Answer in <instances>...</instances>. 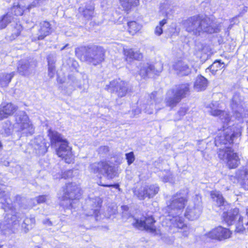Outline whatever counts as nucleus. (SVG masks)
Returning <instances> with one entry per match:
<instances>
[{
	"label": "nucleus",
	"instance_id": "obj_1",
	"mask_svg": "<svg viewBox=\"0 0 248 248\" xmlns=\"http://www.w3.org/2000/svg\"><path fill=\"white\" fill-rule=\"evenodd\" d=\"M183 25L186 31L195 36L204 32L213 33L220 31L218 25L207 17L202 18L198 16H193L184 20Z\"/></svg>",
	"mask_w": 248,
	"mask_h": 248
},
{
	"label": "nucleus",
	"instance_id": "obj_2",
	"mask_svg": "<svg viewBox=\"0 0 248 248\" xmlns=\"http://www.w3.org/2000/svg\"><path fill=\"white\" fill-rule=\"evenodd\" d=\"M187 202L186 198L181 194H176L171 199L167 210L168 211V219L170 220L174 227L179 229L187 228L184 219L179 215L181 214Z\"/></svg>",
	"mask_w": 248,
	"mask_h": 248
},
{
	"label": "nucleus",
	"instance_id": "obj_3",
	"mask_svg": "<svg viewBox=\"0 0 248 248\" xmlns=\"http://www.w3.org/2000/svg\"><path fill=\"white\" fill-rule=\"evenodd\" d=\"M48 135L52 146L56 148L57 144H60L59 148L56 149L57 155L59 157L64 158L65 162L69 163L72 160L71 148L68 146L67 140L63 139L60 133L51 129L48 130Z\"/></svg>",
	"mask_w": 248,
	"mask_h": 248
},
{
	"label": "nucleus",
	"instance_id": "obj_4",
	"mask_svg": "<svg viewBox=\"0 0 248 248\" xmlns=\"http://www.w3.org/2000/svg\"><path fill=\"white\" fill-rule=\"evenodd\" d=\"M104 49L98 46L88 47L83 54L84 60L94 65L100 64L105 59Z\"/></svg>",
	"mask_w": 248,
	"mask_h": 248
},
{
	"label": "nucleus",
	"instance_id": "obj_5",
	"mask_svg": "<svg viewBox=\"0 0 248 248\" xmlns=\"http://www.w3.org/2000/svg\"><path fill=\"white\" fill-rule=\"evenodd\" d=\"M218 157L224 161L228 167L230 169L237 168L240 164V159L236 153L231 147H225L220 148L218 152Z\"/></svg>",
	"mask_w": 248,
	"mask_h": 248
},
{
	"label": "nucleus",
	"instance_id": "obj_6",
	"mask_svg": "<svg viewBox=\"0 0 248 248\" xmlns=\"http://www.w3.org/2000/svg\"><path fill=\"white\" fill-rule=\"evenodd\" d=\"M233 116L239 121H243L246 117L248 109L244 107L243 97L239 93H235L230 103Z\"/></svg>",
	"mask_w": 248,
	"mask_h": 248
},
{
	"label": "nucleus",
	"instance_id": "obj_7",
	"mask_svg": "<svg viewBox=\"0 0 248 248\" xmlns=\"http://www.w3.org/2000/svg\"><path fill=\"white\" fill-rule=\"evenodd\" d=\"M102 203V200L99 197L89 198L86 200L83 206L84 214L86 216H94L96 220L99 218L98 214Z\"/></svg>",
	"mask_w": 248,
	"mask_h": 248
},
{
	"label": "nucleus",
	"instance_id": "obj_8",
	"mask_svg": "<svg viewBox=\"0 0 248 248\" xmlns=\"http://www.w3.org/2000/svg\"><path fill=\"white\" fill-rule=\"evenodd\" d=\"M89 170L93 173H100L105 175L108 179H112L115 176V171L113 166L109 165L107 162L100 161L91 164Z\"/></svg>",
	"mask_w": 248,
	"mask_h": 248
},
{
	"label": "nucleus",
	"instance_id": "obj_9",
	"mask_svg": "<svg viewBox=\"0 0 248 248\" xmlns=\"http://www.w3.org/2000/svg\"><path fill=\"white\" fill-rule=\"evenodd\" d=\"M162 98L157 96L156 92H153L144 100L138 101V105L141 108L142 111L148 114H152L157 104L160 103ZM156 109L158 108H156Z\"/></svg>",
	"mask_w": 248,
	"mask_h": 248
},
{
	"label": "nucleus",
	"instance_id": "obj_10",
	"mask_svg": "<svg viewBox=\"0 0 248 248\" xmlns=\"http://www.w3.org/2000/svg\"><path fill=\"white\" fill-rule=\"evenodd\" d=\"M159 68L157 69L155 67L148 63H141L139 64V74L143 78H150L153 75H158L163 69L161 64H159Z\"/></svg>",
	"mask_w": 248,
	"mask_h": 248
},
{
	"label": "nucleus",
	"instance_id": "obj_11",
	"mask_svg": "<svg viewBox=\"0 0 248 248\" xmlns=\"http://www.w3.org/2000/svg\"><path fill=\"white\" fill-rule=\"evenodd\" d=\"M81 196L80 189L76 184H68L66 186V190L63 196V200H68L69 206L73 207V200L78 199Z\"/></svg>",
	"mask_w": 248,
	"mask_h": 248
},
{
	"label": "nucleus",
	"instance_id": "obj_12",
	"mask_svg": "<svg viewBox=\"0 0 248 248\" xmlns=\"http://www.w3.org/2000/svg\"><path fill=\"white\" fill-rule=\"evenodd\" d=\"M134 220L132 223L133 226L138 229H144L153 232L155 231L154 226L155 220L152 216L143 217L140 219L134 218Z\"/></svg>",
	"mask_w": 248,
	"mask_h": 248
},
{
	"label": "nucleus",
	"instance_id": "obj_13",
	"mask_svg": "<svg viewBox=\"0 0 248 248\" xmlns=\"http://www.w3.org/2000/svg\"><path fill=\"white\" fill-rule=\"evenodd\" d=\"M36 66L33 60H21L17 64V72L22 76H28L34 72Z\"/></svg>",
	"mask_w": 248,
	"mask_h": 248
},
{
	"label": "nucleus",
	"instance_id": "obj_14",
	"mask_svg": "<svg viewBox=\"0 0 248 248\" xmlns=\"http://www.w3.org/2000/svg\"><path fill=\"white\" fill-rule=\"evenodd\" d=\"M128 84L122 80H113L111 81L108 86V89L115 93L119 97L124 96L128 90Z\"/></svg>",
	"mask_w": 248,
	"mask_h": 248
},
{
	"label": "nucleus",
	"instance_id": "obj_15",
	"mask_svg": "<svg viewBox=\"0 0 248 248\" xmlns=\"http://www.w3.org/2000/svg\"><path fill=\"white\" fill-rule=\"evenodd\" d=\"M208 112L212 116H218L222 122L228 124L230 121L229 114L226 111L218 109V104L217 102H213L207 107Z\"/></svg>",
	"mask_w": 248,
	"mask_h": 248
},
{
	"label": "nucleus",
	"instance_id": "obj_16",
	"mask_svg": "<svg viewBox=\"0 0 248 248\" xmlns=\"http://www.w3.org/2000/svg\"><path fill=\"white\" fill-rule=\"evenodd\" d=\"M231 234L229 229L218 226L208 233L207 236L212 239L221 241L230 238Z\"/></svg>",
	"mask_w": 248,
	"mask_h": 248
},
{
	"label": "nucleus",
	"instance_id": "obj_17",
	"mask_svg": "<svg viewBox=\"0 0 248 248\" xmlns=\"http://www.w3.org/2000/svg\"><path fill=\"white\" fill-rule=\"evenodd\" d=\"M39 26L37 33L33 35L32 40L34 41L43 40L52 31L51 25L47 21H44L40 22Z\"/></svg>",
	"mask_w": 248,
	"mask_h": 248
},
{
	"label": "nucleus",
	"instance_id": "obj_18",
	"mask_svg": "<svg viewBox=\"0 0 248 248\" xmlns=\"http://www.w3.org/2000/svg\"><path fill=\"white\" fill-rule=\"evenodd\" d=\"M224 134L223 136L218 137L216 138L215 142L217 145V142L219 141L220 143L223 144H229L233 142L234 138L237 137L239 135V132H234L232 131L231 128H228L224 130Z\"/></svg>",
	"mask_w": 248,
	"mask_h": 248
},
{
	"label": "nucleus",
	"instance_id": "obj_19",
	"mask_svg": "<svg viewBox=\"0 0 248 248\" xmlns=\"http://www.w3.org/2000/svg\"><path fill=\"white\" fill-rule=\"evenodd\" d=\"M173 69L179 76H187L191 72V69L186 62L183 61H178L173 64Z\"/></svg>",
	"mask_w": 248,
	"mask_h": 248
},
{
	"label": "nucleus",
	"instance_id": "obj_20",
	"mask_svg": "<svg viewBox=\"0 0 248 248\" xmlns=\"http://www.w3.org/2000/svg\"><path fill=\"white\" fill-rule=\"evenodd\" d=\"M64 87L66 88L67 93L69 94L71 93L76 88L81 89L82 86L81 84L79 83L75 76L72 75H70L68 77Z\"/></svg>",
	"mask_w": 248,
	"mask_h": 248
},
{
	"label": "nucleus",
	"instance_id": "obj_21",
	"mask_svg": "<svg viewBox=\"0 0 248 248\" xmlns=\"http://www.w3.org/2000/svg\"><path fill=\"white\" fill-rule=\"evenodd\" d=\"M202 211L201 205H197L193 206H188L185 213V216L189 220L197 219L200 216Z\"/></svg>",
	"mask_w": 248,
	"mask_h": 248
},
{
	"label": "nucleus",
	"instance_id": "obj_22",
	"mask_svg": "<svg viewBox=\"0 0 248 248\" xmlns=\"http://www.w3.org/2000/svg\"><path fill=\"white\" fill-rule=\"evenodd\" d=\"M179 96V95H176L174 93V89L169 91L165 100L166 106L170 107L171 108L175 107L181 100Z\"/></svg>",
	"mask_w": 248,
	"mask_h": 248
},
{
	"label": "nucleus",
	"instance_id": "obj_23",
	"mask_svg": "<svg viewBox=\"0 0 248 248\" xmlns=\"http://www.w3.org/2000/svg\"><path fill=\"white\" fill-rule=\"evenodd\" d=\"M240 216L238 209L235 208L226 213H224L223 217L224 220L228 225H231L235 220L238 219Z\"/></svg>",
	"mask_w": 248,
	"mask_h": 248
},
{
	"label": "nucleus",
	"instance_id": "obj_24",
	"mask_svg": "<svg viewBox=\"0 0 248 248\" xmlns=\"http://www.w3.org/2000/svg\"><path fill=\"white\" fill-rule=\"evenodd\" d=\"M94 7L92 2L79 8V12L87 19H90L93 16Z\"/></svg>",
	"mask_w": 248,
	"mask_h": 248
},
{
	"label": "nucleus",
	"instance_id": "obj_25",
	"mask_svg": "<svg viewBox=\"0 0 248 248\" xmlns=\"http://www.w3.org/2000/svg\"><path fill=\"white\" fill-rule=\"evenodd\" d=\"M124 55L125 60L127 62H130L132 60H140L143 58L141 53L139 50H135L132 48L124 49Z\"/></svg>",
	"mask_w": 248,
	"mask_h": 248
},
{
	"label": "nucleus",
	"instance_id": "obj_26",
	"mask_svg": "<svg viewBox=\"0 0 248 248\" xmlns=\"http://www.w3.org/2000/svg\"><path fill=\"white\" fill-rule=\"evenodd\" d=\"M16 18L10 13L0 16V30L5 29L7 25L13 21L15 22Z\"/></svg>",
	"mask_w": 248,
	"mask_h": 248
},
{
	"label": "nucleus",
	"instance_id": "obj_27",
	"mask_svg": "<svg viewBox=\"0 0 248 248\" xmlns=\"http://www.w3.org/2000/svg\"><path fill=\"white\" fill-rule=\"evenodd\" d=\"M13 224L12 219H9V217H5L4 220L0 222V230L3 234H6L12 229Z\"/></svg>",
	"mask_w": 248,
	"mask_h": 248
},
{
	"label": "nucleus",
	"instance_id": "obj_28",
	"mask_svg": "<svg viewBox=\"0 0 248 248\" xmlns=\"http://www.w3.org/2000/svg\"><path fill=\"white\" fill-rule=\"evenodd\" d=\"M208 81L204 77L200 76L197 78L194 87L198 91L204 90L207 86Z\"/></svg>",
	"mask_w": 248,
	"mask_h": 248
},
{
	"label": "nucleus",
	"instance_id": "obj_29",
	"mask_svg": "<svg viewBox=\"0 0 248 248\" xmlns=\"http://www.w3.org/2000/svg\"><path fill=\"white\" fill-rule=\"evenodd\" d=\"M19 130L22 134L27 136L28 134L31 135L34 132V129L32 124L31 123L29 119L28 121L24 122L23 124L19 126Z\"/></svg>",
	"mask_w": 248,
	"mask_h": 248
},
{
	"label": "nucleus",
	"instance_id": "obj_30",
	"mask_svg": "<svg viewBox=\"0 0 248 248\" xmlns=\"http://www.w3.org/2000/svg\"><path fill=\"white\" fill-rule=\"evenodd\" d=\"M189 92V84H183L179 85L177 87L176 89L174 90V93L177 95H179V97H180L181 100L183 98L186 97V95Z\"/></svg>",
	"mask_w": 248,
	"mask_h": 248
},
{
	"label": "nucleus",
	"instance_id": "obj_31",
	"mask_svg": "<svg viewBox=\"0 0 248 248\" xmlns=\"http://www.w3.org/2000/svg\"><path fill=\"white\" fill-rule=\"evenodd\" d=\"M15 76V72L11 73H0V84L2 87H7Z\"/></svg>",
	"mask_w": 248,
	"mask_h": 248
},
{
	"label": "nucleus",
	"instance_id": "obj_32",
	"mask_svg": "<svg viewBox=\"0 0 248 248\" xmlns=\"http://www.w3.org/2000/svg\"><path fill=\"white\" fill-rule=\"evenodd\" d=\"M224 66L225 64L223 62H221L220 60H216L206 69V71L209 70L213 75H215L218 70L222 69Z\"/></svg>",
	"mask_w": 248,
	"mask_h": 248
},
{
	"label": "nucleus",
	"instance_id": "obj_33",
	"mask_svg": "<svg viewBox=\"0 0 248 248\" xmlns=\"http://www.w3.org/2000/svg\"><path fill=\"white\" fill-rule=\"evenodd\" d=\"M210 195L213 201L216 202L217 206H221L224 205L226 202L219 192L217 191H212Z\"/></svg>",
	"mask_w": 248,
	"mask_h": 248
},
{
	"label": "nucleus",
	"instance_id": "obj_34",
	"mask_svg": "<svg viewBox=\"0 0 248 248\" xmlns=\"http://www.w3.org/2000/svg\"><path fill=\"white\" fill-rule=\"evenodd\" d=\"M121 6L125 11L130 10L132 6H136L139 4V0H120Z\"/></svg>",
	"mask_w": 248,
	"mask_h": 248
},
{
	"label": "nucleus",
	"instance_id": "obj_35",
	"mask_svg": "<svg viewBox=\"0 0 248 248\" xmlns=\"http://www.w3.org/2000/svg\"><path fill=\"white\" fill-rule=\"evenodd\" d=\"M129 33L133 35L135 34L141 29V25L137 23L136 21H131L127 23Z\"/></svg>",
	"mask_w": 248,
	"mask_h": 248
},
{
	"label": "nucleus",
	"instance_id": "obj_36",
	"mask_svg": "<svg viewBox=\"0 0 248 248\" xmlns=\"http://www.w3.org/2000/svg\"><path fill=\"white\" fill-rule=\"evenodd\" d=\"M29 117L25 112L19 111L16 116V121L18 127L24 122L28 121Z\"/></svg>",
	"mask_w": 248,
	"mask_h": 248
},
{
	"label": "nucleus",
	"instance_id": "obj_37",
	"mask_svg": "<svg viewBox=\"0 0 248 248\" xmlns=\"http://www.w3.org/2000/svg\"><path fill=\"white\" fill-rule=\"evenodd\" d=\"M0 106L8 117L12 115L16 110V107L11 103H7L5 105H1Z\"/></svg>",
	"mask_w": 248,
	"mask_h": 248
},
{
	"label": "nucleus",
	"instance_id": "obj_38",
	"mask_svg": "<svg viewBox=\"0 0 248 248\" xmlns=\"http://www.w3.org/2000/svg\"><path fill=\"white\" fill-rule=\"evenodd\" d=\"M147 190L145 186H142L138 190L134 191V193L139 199L142 200L148 197Z\"/></svg>",
	"mask_w": 248,
	"mask_h": 248
},
{
	"label": "nucleus",
	"instance_id": "obj_39",
	"mask_svg": "<svg viewBox=\"0 0 248 248\" xmlns=\"http://www.w3.org/2000/svg\"><path fill=\"white\" fill-rule=\"evenodd\" d=\"M146 189H147V193L148 198H151L156 194L159 189L158 186L156 185H151L150 186H145Z\"/></svg>",
	"mask_w": 248,
	"mask_h": 248
},
{
	"label": "nucleus",
	"instance_id": "obj_40",
	"mask_svg": "<svg viewBox=\"0 0 248 248\" xmlns=\"http://www.w3.org/2000/svg\"><path fill=\"white\" fill-rule=\"evenodd\" d=\"M49 200V197L48 195H41L36 197L32 200L33 202V205L35 206L37 204H41L47 202Z\"/></svg>",
	"mask_w": 248,
	"mask_h": 248
},
{
	"label": "nucleus",
	"instance_id": "obj_41",
	"mask_svg": "<svg viewBox=\"0 0 248 248\" xmlns=\"http://www.w3.org/2000/svg\"><path fill=\"white\" fill-rule=\"evenodd\" d=\"M24 12V8L21 7L20 5H14L11 9V11L9 12L13 16L14 15L16 16H19L22 15Z\"/></svg>",
	"mask_w": 248,
	"mask_h": 248
},
{
	"label": "nucleus",
	"instance_id": "obj_42",
	"mask_svg": "<svg viewBox=\"0 0 248 248\" xmlns=\"http://www.w3.org/2000/svg\"><path fill=\"white\" fill-rule=\"evenodd\" d=\"M35 222V220L34 217H26L24 220L23 227H25L29 230L32 228Z\"/></svg>",
	"mask_w": 248,
	"mask_h": 248
},
{
	"label": "nucleus",
	"instance_id": "obj_43",
	"mask_svg": "<svg viewBox=\"0 0 248 248\" xmlns=\"http://www.w3.org/2000/svg\"><path fill=\"white\" fill-rule=\"evenodd\" d=\"M116 207L114 205L109 206L104 216L107 218H109L112 215H115L116 213Z\"/></svg>",
	"mask_w": 248,
	"mask_h": 248
},
{
	"label": "nucleus",
	"instance_id": "obj_44",
	"mask_svg": "<svg viewBox=\"0 0 248 248\" xmlns=\"http://www.w3.org/2000/svg\"><path fill=\"white\" fill-rule=\"evenodd\" d=\"M73 175V171L71 170H66L61 174H58V175H54V177L55 179L64 178L67 179L72 177Z\"/></svg>",
	"mask_w": 248,
	"mask_h": 248
},
{
	"label": "nucleus",
	"instance_id": "obj_45",
	"mask_svg": "<svg viewBox=\"0 0 248 248\" xmlns=\"http://www.w3.org/2000/svg\"><path fill=\"white\" fill-rule=\"evenodd\" d=\"M22 30V27L20 24H16L14 30L13 31V33L11 37V39H15L16 37L19 36Z\"/></svg>",
	"mask_w": 248,
	"mask_h": 248
},
{
	"label": "nucleus",
	"instance_id": "obj_46",
	"mask_svg": "<svg viewBox=\"0 0 248 248\" xmlns=\"http://www.w3.org/2000/svg\"><path fill=\"white\" fill-rule=\"evenodd\" d=\"M238 221L236 223L235 231L238 232H241L246 230V227H244L242 223L243 218L240 216L238 219Z\"/></svg>",
	"mask_w": 248,
	"mask_h": 248
},
{
	"label": "nucleus",
	"instance_id": "obj_47",
	"mask_svg": "<svg viewBox=\"0 0 248 248\" xmlns=\"http://www.w3.org/2000/svg\"><path fill=\"white\" fill-rule=\"evenodd\" d=\"M188 108L186 107H182L180 108L179 111L177 112L176 114V120H179L181 119V118L184 116L187 111Z\"/></svg>",
	"mask_w": 248,
	"mask_h": 248
},
{
	"label": "nucleus",
	"instance_id": "obj_48",
	"mask_svg": "<svg viewBox=\"0 0 248 248\" xmlns=\"http://www.w3.org/2000/svg\"><path fill=\"white\" fill-rule=\"evenodd\" d=\"M125 156L129 165H131L135 160V155L133 152L126 154Z\"/></svg>",
	"mask_w": 248,
	"mask_h": 248
},
{
	"label": "nucleus",
	"instance_id": "obj_49",
	"mask_svg": "<svg viewBox=\"0 0 248 248\" xmlns=\"http://www.w3.org/2000/svg\"><path fill=\"white\" fill-rule=\"evenodd\" d=\"M46 0H34L31 4H30L28 8L29 9H31L33 7L40 6L43 4Z\"/></svg>",
	"mask_w": 248,
	"mask_h": 248
},
{
	"label": "nucleus",
	"instance_id": "obj_50",
	"mask_svg": "<svg viewBox=\"0 0 248 248\" xmlns=\"http://www.w3.org/2000/svg\"><path fill=\"white\" fill-rule=\"evenodd\" d=\"M48 71L49 77L50 78H53L55 71V64H48Z\"/></svg>",
	"mask_w": 248,
	"mask_h": 248
},
{
	"label": "nucleus",
	"instance_id": "obj_51",
	"mask_svg": "<svg viewBox=\"0 0 248 248\" xmlns=\"http://www.w3.org/2000/svg\"><path fill=\"white\" fill-rule=\"evenodd\" d=\"M239 16H236L230 19V24L228 28L231 29L232 26L234 24H238L239 23L238 17Z\"/></svg>",
	"mask_w": 248,
	"mask_h": 248
},
{
	"label": "nucleus",
	"instance_id": "obj_52",
	"mask_svg": "<svg viewBox=\"0 0 248 248\" xmlns=\"http://www.w3.org/2000/svg\"><path fill=\"white\" fill-rule=\"evenodd\" d=\"M47 62L48 64H55L56 62L55 55L50 54L47 56Z\"/></svg>",
	"mask_w": 248,
	"mask_h": 248
},
{
	"label": "nucleus",
	"instance_id": "obj_53",
	"mask_svg": "<svg viewBox=\"0 0 248 248\" xmlns=\"http://www.w3.org/2000/svg\"><path fill=\"white\" fill-rule=\"evenodd\" d=\"M161 12L162 13V15L165 17V18L159 22L158 26L162 28V27L167 23V13L166 12H164L162 10H161Z\"/></svg>",
	"mask_w": 248,
	"mask_h": 248
},
{
	"label": "nucleus",
	"instance_id": "obj_54",
	"mask_svg": "<svg viewBox=\"0 0 248 248\" xmlns=\"http://www.w3.org/2000/svg\"><path fill=\"white\" fill-rule=\"evenodd\" d=\"M109 151V147L107 146H101L99 149L98 152L100 154H106Z\"/></svg>",
	"mask_w": 248,
	"mask_h": 248
},
{
	"label": "nucleus",
	"instance_id": "obj_55",
	"mask_svg": "<svg viewBox=\"0 0 248 248\" xmlns=\"http://www.w3.org/2000/svg\"><path fill=\"white\" fill-rule=\"evenodd\" d=\"M163 32L162 28L157 26L155 30V33L158 36H160Z\"/></svg>",
	"mask_w": 248,
	"mask_h": 248
},
{
	"label": "nucleus",
	"instance_id": "obj_56",
	"mask_svg": "<svg viewBox=\"0 0 248 248\" xmlns=\"http://www.w3.org/2000/svg\"><path fill=\"white\" fill-rule=\"evenodd\" d=\"M98 184L99 186H105V187L113 186L115 188H118L119 187L118 185H106V184H104L102 183L101 181H100L99 182H98Z\"/></svg>",
	"mask_w": 248,
	"mask_h": 248
},
{
	"label": "nucleus",
	"instance_id": "obj_57",
	"mask_svg": "<svg viewBox=\"0 0 248 248\" xmlns=\"http://www.w3.org/2000/svg\"><path fill=\"white\" fill-rule=\"evenodd\" d=\"M8 116L5 114L2 108L0 106V120H1L4 118H7Z\"/></svg>",
	"mask_w": 248,
	"mask_h": 248
},
{
	"label": "nucleus",
	"instance_id": "obj_58",
	"mask_svg": "<svg viewBox=\"0 0 248 248\" xmlns=\"http://www.w3.org/2000/svg\"><path fill=\"white\" fill-rule=\"evenodd\" d=\"M172 180V175L169 174L168 176H165L163 178V181L164 182H170Z\"/></svg>",
	"mask_w": 248,
	"mask_h": 248
},
{
	"label": "nucleus",
	"instance_id": "obj_59",
	"mask_svg": "<svg viewBox=\"0 0 248 248\" xmlns=\"http://www.w3.org/2000/svg\"><path fill=\"white\" fill-rule=\"evenodd\" d=\"M43 223L44 224H47L49 226H51L52 225L51 221L48 219L44 220Z\"/></svg>",
	"mask_w": 248,
	"mask_h": 248
},
{
	"label": "nucleus",
	"instance_id": "obj_60",
	"mask_svg": "<svg viewBox=\"0 0 248 248\" xmlns=\"http://www.w3.org/2000/svg\"><path fill=\"white\" fill-rule=\"evenodd\" d=\"M141 110H142V109H141V108L140 107V109L137 108L136 109L133 110V113H134V115H137V114H140Z\"/></svg>",
	"mask_w": 248,
	"mask_h": 248
},
{
	"label": "nucleus",
	"instance_id": "obj_61",
	"mask_svg": "<svg viewBox=\"0 0 248 248\" xmlns=\"http://www.w3.org/2000/svg\"><path fill=\"white\" fill-rule=\"evenodd\" d=\"M121 208L124 211H127L128 210V207L127 205L122 206Z\"/></svg>",
	"mask_w": 248,
	"mask_h": 248
},
{
	"label": "nucleus",
	"instance_id": "obj_62",
	"mask_svg": "<svg viewBox=\"0 0 248 248\" xmlns=\"http://www.w3.org/2000/svg\"><path fill=\"white\" fill-rule=\"evenodd\" d=\"M245 119H246V121L247 122V123H248V112H247V114H246V118H244L243 119V120Z\"/></svg>",
	"mask_w": 248,
	"mask_h": 248
},
{
	"label": "nucleus",
	"instance_id": "obj_63",
	"mask_svg": "<svg viewBox=\"0 0 248 248\" xmlns=\"http://www.w3.org/2000/svg\"><path fill=\"white\" fill-rule=\"evenodd\" d=\"M68 46V44H66V45H65L64 46H63L62 48H61V50H63V49H64L67 46Z\"/></svg>",
	"mask_w": 248,
	"mask_h": 248
},
{
	"label": "nucleus",
	"instance_id": "obj_64",
	"mask_svg": "<svg viewBox=\"0 0 248 248\" xmlns=\"http://www.w3.org/2000/svg\"><path fill=\"white\" fill-rule=\"evenodd\" d=\"M246 230H247L248 231V222L246 224Z\"/></svg>",
	"mask_w": 248,
	"mask_h": 248
}]
</instances>
